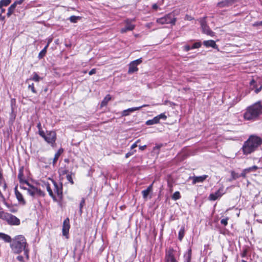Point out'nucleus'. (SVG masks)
Segmentation results:
<instances>
[{
  "label": "nucleus",
  "instance_id": "obj_63",
  "mask_svg": "<svg viewBox=\"0 0 262 262\" xmlns=\"http://www.w3.org/2000/svg\"><path fill=\"white\" fill-rule=\"evenodd\" d=\"M52 41V39H50L48 41V43L47 45H48V46H49L50 43Z\"/></svg>",
  "mask_w": 262,
  "mask_h": 262
},
{
  "label": "nucleus",
  "instance_id": "obj_23",
  "mask_svg": "<svg viewBox=\"0 0 262 262\" xmlns=\"http://www.w3.org/2000/svg\"><path fill=\"white\" fill-rule=\"evenodd\" d=\"M138 70L137 65L131 62L129 64V69L128 70V74H132Z\"/></svg>",
  "mask_w": 262,
  "mask_h": 262
},
{
  "label": "nucleus",
  "instance_id": "obj_10",
  "mask_svg": "<svg viewBox=\"0 0 262 262\" xmlns=\"http://www.w3.org/2000/svg\"><path fill=\"white\" fill-rule=\"evenodd\" d=\"M6 220L9 225H19L20 224V220L11 214L8 213L7 214Z\"/></svg>",
  "mask_w": 262,
  "mask_h": 262
},
{
  "label": "nucleus",
  "instance_id": "obj_34",
  "mask_svg": "<svg viewBox=\"0 0 262 262\" xmlns=\"http://www.w3.org/2000/svg\"><path fill=\"white\" fill-rule=\"evenodd\" d=\"M80 17L79 16H76L75 15H72L69 18V20L71 23H75L77 21L78 19H79Z\"/></svg>",
  "mask_w": 262,
  "mask_h": 262
},
{
  "label": "nucleus",
  "instance_id": "obj_58",
  "mask_svg": "<svg viewBox=\"0 0 262 262\" xmlns=\"http://www.w3.org/2000/svg\"><path fill=\"white\" fill-rule=\"evenodd\" d=\"M24 184H20V187L22 189H24L25 190H27V187H25L24 186Z\"/></svg>",
  "mask_w": 262,
  "mask_h": 262
},
{
  "label": "nucleus",
  "instance_id": "obj_45",
  "mask_svg": "<svg viewBox=\"0 0 262 262\" xmlns=\"http://www.w3.org/2000/svg\"><path fill=\"white\" fill-rule=\"evenodd\" d=\"M28 89H31L32 93H33L34 94L36 93V91L34 88L33 83H32L31 84H29L28 86Z\"/></svg>",
  "mask_w": 262,
  "mask_h": 262
},
{
  "label": "nucleus",
  "instance_id": "obj_15",
  "mask_svg": "<svg viewBox=\"0 0 262 262\" xmlns=\"http://www.w3.org/2000/svg\"><path fill=\"white\" fill-rule=\"evenodd\" d=\"M18 179L19 181L20 184H26L29 185V182L25 179L24 176V167H21L19 168Z\"/></svg>",
  "mask_w": 262,
  "mask_h": 262
},
{
  "label": "nucleus",
  "instance_id": "obj_38",
  "mask_svg": "<svg viewBox=\"0 0 262 262\" xmlns=\"http://www.w3.org/2000/svg\"><path fill=\"white\" fill-rule=\"evenodd\" d=\"M231 179L229 180L230 181H231L232 180H235L239 177V176L238 173L235 172L234 171H232L231 172Z\"/></svg>",
  "mask_w": 262,
  "mask_h": 262
},
{
  "label": "nucleus",
  "instance_id": "obj_39",
  "mask_svg": "<svg viewBox=\"0 0 262 262\" xmlns=\"http://www.w3.org/2000/svg\"><path fill=\"white\" fill-rule=\"evenodd\" d=\"M84 204H85V200L84 198H82L81 202L80 203V205H79V208H80L79 211L81 213L82 212V207H83Z\"/></svg>",
  "mask_w": 262,
  "mask_h": 262
},
{
  "label": "nucleus",
  "instance_id": "obj_49",
  "mask_svg": "<svg viewBox=\"0 0 262 262\" xmlns=\"http://www.w3.org/2000/svg\"><path fill=\"white\" fill-rule=\"evenodd\" d=\"M8 213H5L3 211H0V219H3V217L7 218V214Z\"/></svg>",
  "mask_w": 262,
  "mask_h": 262
},
{
  "label": "nucleus",
  "instance_id": "obj_17",
  "mask_svg": "<svg viewBox=\"0 0 262 262\" xmlns=\"http://www.w3.org/2000/svg\"><path fill=\"white\" fill-rule=\"evenodd\" d=\"M203 45L206 47H212L213 49H218V46L216 44L215 42L213 40H205L203 42Z\"/></svg>",
  "mask_w": 262,
  "mask_h": 262
},
{
  "label": "nucleus",
  "instance_id": "obj_3",
  "mask_svg": "<svg viewBox=\"0 0 262 262\" xmlns=\"http://www.w3.org/2000/svg\"><path fill=\"white\" fill-rule=\"evenodd\" d=\"M261 115H262V105L260 102H257L246 108L244 117L247 120L255 121Z\"/></svg>",
  "mask_w": 262,
  "mask_h": 262
},
{
  "label": "nucleus",
  "instance_id": "obj_21",
  "mask_svg": "<svg viewBox=\"0 0 262 262\" xmlns=\"http://www.w3.org/2000/svg\"><path fill=\"white\" fill-rule=\"evenodd\" d=\"M0 239L4 241L6 243H10L12 238L9 235L0 232Z\"/></svg>",
  "mask_w": 262,
  "mask_h": 262
},
{
  "label": "nucleus",
  "instance_id": "obj_61",
  "mask_svg": "<svg viewBox=\"0 0 262 262\" xmlns=\"http://www.w3.org/2000/svg\"><path fill=\"white\" fill-rule=\"evenodd\" d=\"M68 171L67 170H63L62 171V174H67L68 173Z\"/></svg>",
  "mask_w": 262,
  "mask_h": 262
},
{
  "label": "nucleus",
  "instance_id": "obj_6",
  "mask_svg": "<svg viewBox=\"0 0 262 262\" xmlns=\"http://www.w3.org/2000/svg\"><path fill=\"white\" fill-rule=\"evenodd\" d=\"M28 187L27 188L28 193L33 198L37 196H43L45 195V193L40 189L31 185L29 183V185H27Z\"/></svg>",
  "mask_w": 262,
  "mask_h": 262
},
{
  "label": "nucleus",
  "instance_id": "obj_18",
  "mask_svg": "<svg viewBox=\"0 0 262 262\" xmlns=\"http://www.w3.org/2000/svg\"><path fill=\"white\" fill-rule=\"evenodd\" d=\"M207 175H203L201 176L194 177L193 179V183L196 184L197 183H200L204 182L207 178Z\"/></svg>",
  "mask_w": 262,
  "mask_h": 262
},
{
  "label": "nucleus",
  "instance_id": "obj_31",
  "mask_svg": "<svg viewBox=\"0 0 262 262\" xmlns=\"http://www.w3.org/2000/svg\"><path fill=\"white\" fill-rule=\"evenodd\" d=\"M186 262H190L191 258V249H189L186 255L184 256Z\"/></svg>",
  "mask_w": 262,
  "mask_h": 262
},
{
  "label": "nucleus",
  "instance_id": "obj_51",
  "mask_svg": "<svg viewBox=\"0 0 262 262\" xmlns=\"http://www.w3.org/2000/svg\"><path fill=\"white\" fill-rule=\"evenodd\" d=\"M16 258H17V259L18 261H19L20 262H23L24 261V257L21 255L18 256Z\"/></svg>",
  "mask_w": 262,
  "mask_h": 262
},
{
  "label": "nucleus",
  "instance_id": "obj_13",
  "mask_svg": "<svg viewBox=\"0 0 262 262\" xmlns=\"http://www.w3.org/2000/svg\"><path fill=\"white\" fill-rule=\"evenodd\" d=\"M224 193V188L223 187H221L215 193H211L209 195V198L210 200L215 201L216 199H217L218 198L221 197L223 195Z\"/></svg>",
  "mask_w": 262,
  "mask_h": 262
},
{
  "label": "nucleus",
  "instance_id": "obj_5",
  "mask_svg": "<svg viewBox=\"0 0 262 262\" xmlns=\"http://www.w3.org/2000/svg\"><path fill=\"white\" fill-rule=\"evenodd\" d=\"M177 18L175 17L173 13H170L165 15L164 17L158 18L156 20L157 23L161 24H170L173 26L176 24Z\"/></svg>",
  "mask_w": 262,
  "mask_h": 262
},
{
  "label": "nucleus",
  "instance_id": "obj_59",
  "mask_svg": "<svg viewBox=\"0 0 262 262\" xmlns=\"http://www.w3.org/2000/svg\"><path fill=\"white\" fill-rule=\"evenodd\" d=\"M261 88H262V87L260 86L259 88L256 89L255 90V93H258V92H259L261 91Z\"/></svg>",
  "mask_w": 262,
  "mask_h": 262
},
{
  "label": "nucleus",
  "instance_id": "obj_26",
  "mask_svg": "<svg viewBox=\"0 0 262 262\" xmlns=\"http://www.w3.org/2000/svg\"><path fill=\"white\" fill-rule=\"evenodd\" d=\"M48 48V45H47L45 48L39 52L38 58L41 59L43 58L47 53V50Z\"/></svg>",
  "mask_w": 262,
  "mask_h": 262
},
{
  "label": "nucleus",
  "instance_id": "obj_2",
  "mask_svg": "<svg viewBox=\"0 0 262 262\" xmlns=\"http://www.w3.org/2000/svg\"><path fill=\"white\" fill-rule=\"evenodd\" d=\"M262 144V139L256 136L251 135L245 141L242 147L243 154L246 155L255 151Z\"/></svg>",
  "mask_w": 262,
  "mask_h": 262
},
{
  "label": "nucleus",
  "instance_id": "obj_29",
  "mask_svg": "<svg viewBox=\"0 0 262 262\" xmlns=\"http://www.w3.org/2000/svg\"><path fill=\"white\" fill-rule=\"evenodd\" d=\"M42 79V78L38 76V75L34 72L33 73L32 77L30 78L29 80H32L33 81H34L35 82H38L40 80Z\"/></svg>",
  "mask_w": 262,
  "mask_h": 262
},
{
  "label": "nucleus",
  "instance_id": "obj_19",
  "mask_svg": "<svg viewBox=\"0 0 262 262\" xmlns=\"http://www.w3.org/2000/svg\"><path fill=\"white\" fill-rule=\"evenodd\" d=\"M15 194L17 200L20 203L23 205L26 204V201L24 200L23 195L16 189V188L15 189Z\"/></svg>",
  "mask_w": 262,
  "mask_h": 262
},
{
  "label": "nucleus",
  "instance_id": "obj_9",
  "mask_svg": "<svg viewBox=\"0 0 262 262\" xmlns=\"http://www.w3.org/2000/svg\"><path fill=\"white\" fill-rule=\"evenodd\" d=\"M70 228V220L69 218H66L63 222L62 225V235L66 237L67 238H68L69 232Z\"/></svg>",
  "mask_w": 262,
  "mask_h": 262
},
{
  "label": "nucleus",
  "instance_id": "obj_35",
  "mask_svg": "<svg viewBox=\"0 0 262 262\" xmlns=\"http://www.w3.org/2000/svg\"><path fill=\"white\" fill-rule=\"evenodd\" d=\"M202 43L200 41L196 42L191 46V49H198L201 47Z\"/></svg>",
  "mask_w": 262,
  "mask_h": 262
},
{
  "label": "nucleus",
  "instance_id": "obj_54",
  "mask_svg": "<svg viewBox=\"0 0 262 262\" xmlns=\"http://www.w3.org/2000/svg\"><path fill=\"white\" fill-rule=\"evenodd\" d=\"M136 147H137V144L135 142L130 147V149L131 150H133V149H134L135 148H136Z\"/></svg>",
  "mask_w": 262,
  "mask_h": 262
},
{
  "label": "nucleus",
  "instance_id": "obj_64",
  "mask_svg": "<svg viewBox=\"0 0 262 262\" xmlns=\"http://www.w3.org/2000/svg\"><path fill=\"white\" fill-rule=\"evenodd\" d=\"M258 24H259V26H262V21H258Z\"/></svg>",
  "mask_w": 262,
  "mask_h": 262
},
{
  "label": "nucleus",
  "instance_id": "obj_16",
  "mask_svg": "<svg viewBox=\"0 0 262 262\" xmlns=\"http://www.w3.org/2000/svg\"><path fill=\"white\" fill-rule=\"evenodd\" d=\"M125 26L121 30L122 33H125L128 31H132L135 28V25L131 24L130 20L129 19L125 21Z\"/></svg>",
  "mask_w": 262,
  "mask_h": 262
},
{
  "label": "nucleus",
  "instance_id": "obj_41",
  "mask_svg": "<svg viewBox=\"0 0 262 262\" xmlns=\"http://www.w3.org/2000/svg\"><path fill=\"white\" fill-rule=\"evenodd\" d=\"M136 152V150H131V151L128 152L127 153H126L125 154V157L126 158H128L130 156L133 155Z\"/></svg>",
  "mask_w": 262,
  "mask_h": 262
},
{
  "label": "nucleus",
  "instance_id": "obj_46",
  "mask_svg": "<svg viewBox=\"0 0 262 262\" xmlns=\"http://www.w3.org/2000/svg\"><path fill=\"white\" fill-rule=\"evenodd\" d=\"M247 252H248V250L247 248H245L244 249H243L242 253H241V256L242 257H245L246 256L247 254Z\"/></svg>",
  "mask_w": 262,
  "mask_h": 262
},
{
  "label": "nucleus",
  "instance_id": "obj_30",
  "mask_svg": "<svg viewBox=\"0 0 262 262\" xmlns=\"http://www.w3.org/2000/svg\"><path fill=\"white\" fill-rule=\"evenodd\" d=\"M11 2V0H1L0 1V8H2V7H7L8 6Z\"/></svg>",
  "mask_w": 262,
  "mask_h": 262
},
{
  "label": "nucleus",
  "instance_id": "obj_37",
  "mask_svg": "<svg viewBox=\"0 0 262 262\" xmlns=\"http://www.w3.org/2000/svg\"><path fill=\"white\" fill-rule=\"evenodd\" d=\"M258 168V167L257 166L254 165L252 167H250L247 168H246V171H248V172H250L251 171H255Z\"/></svg>",
  "mask_w": 262,
  "mask_h": 262
},
{
  "label": "nucleus",
  "instance_id": "obj_28",
  "mask_svg": "<svg viewBox=\"0 0 262 262\" xmlns=\"http://www.w3.org/2000/svg\"><path fill=\"white\" fill-rule=\"evenodd\" d=\"M46 188H47V191L48 192L50 196L52 198V199L54 200H56V196L53 193V192L52 191V189L51 188L50 186V185L49 184H48L47 185H46Z\"/></svg>",
  "mask_w": 262,
  "mask_h": 262
},
{
  "label": "nucleus",
  "instance_id": "obj_1",
  "mask_svg": "<svg viewBox=\"0 0 262 262\" xmlns=\"http://www.w3.org/2000/svg\"><path fill=\"white\" fill-rule=\"evenodd\" d=\"M10 246L13 253L20 254L24 251V255L27 259L29 258V249L28 248L26 239L24 236L21 235L16 236L11 239Z\"/></svg>",
  "mask_w": 262,
  "mask_h": 262
},
{
  "label": "nucleus",
  "instance_id": "obj_27",
  "mask_svg": "<svg viewBox=\"0 0 262 262\" xmlns=\"http://www.w3.org/2000/svg\"><path fill=\"white\" fill-rule=\"evenodd\" d=\"M159 122L158 121V118H156V117H155L154 118L150 120H147L145 124L147 125H151L155 124L158 123Z\"/></svg>",
  "mask_w": 262,
  "mask_h": 262
},
{
  "label": "nucleus",
  "instance_id": "obj_62",
  "mask_svg": "<svg viewBox=\"0 0 262 262\" xmlns=\"http://www.w3.org/2000/svg\"><path fill=\"white\" fill-rule=\"evenodd\" d=\"M259 26V24H258V21H256L253 24V26Z\"/></svg>",
  "mask_w": 262,
  "mask_h": 262
},
{
  "label": "nucleus",
  "instance_id": "obj_53",
  "mask_svg": "<svg viewBox=\"0 0 262 262\" xmlns=\"http://www.w3.org/2000/svg\"><path fill=\"white\" fill-rule=\"evenodd\" d=\"M23 9V8L20 7H16L15 9V12L20 13L21 10Z\"/></svg>",
  "mask_w": 262,
  "mask_h": 262
},
{
  "label": "nucleus",
  "instance_id": "obj_44",
  "mask_svg": "<svg viewBox=\"0 0 262 262\" xmlns=\"http://www.w3.org/2000/svg\"><path fill=\"white\" fill-rule=\"evenodd\" d=\"M132 62L134 63V64H135L136 65L138 66L139 64H140V63H142V58H139L138 59H136L134 61H132Z\"/></svg>",
  "mask_w": 262,
  "mask_h": 262
},
{
  "label": "nucleus",
  "instance_id": "obj_36",
  "mask_svg": "<svg viewBox=\"0 0 262 262\" xmlns=\"http://www.w3.org/2000/svg\"><path fill=\"white\" fill-rule=\"evenodd\" d=\"M157 118H158V121L159 122L160 119H163L165 120L167 118V116L165 115L164 113H162L157 116H156Z\"/></svg>",
  "mask_w": 262,
  "mask_h": 262
},
{
  "label": "nucleus",
  "instance_id": "obj_43",
  "mask_svg": "<svg viewBox=\"0 0 262 262\" xmlns=\"http://www.w3.org/2000/svg\"><path fill=\"white\" fill-rule=\"evenodd\" d=\"M229 220V217H226L225 219H223L221 221V224L223 225L224 226H226L228 224V221Z\"/></svg>",
  "mask_w": 262,
  "mask_h": 262
},
{
  "label": "nucleus",
  "instance_id": "obj_32",
  "mask_svg": "<svg viewBox=\"0 0 262 262\" xmlns=\"http://www.w3.org/2000/svg\"><path fill=\"white\" fill-rule=\"evenodd\" d=\"M185 234L184 227H182L179 232L178 238L180 241H182Z\"/></svg>",
  "mask_w": 262,
  "mask_h": 262
},
{
  "label": "nucleus",
  "instance_id": "obj_60",
  "mask_svg": "<svg viewBox=\"0 0 262 262\" xmlns=\"http://www.w3.org/2000/svg\"><path fill=\"white\" fill-rule=\"evenodd\" d=\"M255 83V81L253 79H252L250 81V84L251 86H252V85H254Z\"/></svg>",
  "mask_w": 262,
  "mask_h": 262
},
{
  "label": "nucleus",
  "instance_id": "obj_12",
  "mask_svg": "<svg viewBox=\"0 0 262 262\" xmlns=\"http://www.w3.org/2000/svg\"><path fill=\"white\" fill-rule=\"evenodd\" d=\"M237 0H224L219 2L217 4V6L221 8L228 7L231 6Z\"/></svg>",
  "mask_w": 262,
  "mask_h": 262
},
{
  "label": "nucleus",
  "instance_id": "obj_40",
  "mask_svg": "<svg viewBox=\"0 0 262 262\" xmlns=\"http://www.w3.org/2000/svg\"><path fill=\"white\" fill-rule=\"evenodd\" d=\"M183 50L185 52H188L191 50V46L188 43H186L183 47Z\"/></svg>",
  "mask_w": 262,
  "mask_h": 262
},
{
  "label": "nucleus",
  "instance_id": "obj_56",
  "mask_svg": "<svg viewBox=\"0 0 262 262\" xmlns=\"http://www.w3.org/2000/svg\"><path fill=\"white\" fill-rule=\"evenodd\" d=\"M146 145H143V146H139V149L141 150H144L146 148Z\"/></svg>",
  "mask_w": 262,
  "mask_h": 262
},
{
  "label": "nucleus",
  "instance_id": "obj_50",
  "mask_svg": "<svg viewBox=\"0 0 262 262\" xmlns=\"http://www.w3.org/2000/svg\"><path fill=\"white\" fill-rule=\"evenodd\" d=\"M96 73V69H92L89 73V74L90 75H92Z\"/></svg>",
  "mask_w": 262,
  "mask_h": 262
},
{
  "label": "nucleus",
  "instance_id": "obj_11",
  "mask_svg": "<svg viewBox=\"0 0 262 262\" xmlns=\"http://www.w3.org/2000/svg\"><path fill=\"white\" fill-rule=\"evenodd\" d=\"M54 185V191L58 197L62 198V185L61 183L58 184L55 181H52Z\"/></svg>",
  "mask_w": 262,
  "mask_h": 262
},
{
  "label": "nucleus",
  "instance_id": "obj_7",
  "mask_svg": "<svg viewBox=\"0 0 262 262\" xmlns=\"http://www.w3.org/2000/svg\"><path fill=\"white\" fill-rule=\"evenodd\" d=\"M176 253V251L173 250V248H170L166 250L165 256V262H178L175 257Z\"/></svg>",
  "mask_w": 262,
  "mask_h": 262
},
{
  "label": "nucleus",
  "instance_id": "obj_24",
  "mask_svg": "<svg viewBox=\"0 0 262 262\" xmlns=\"http://www.w3.org/2000/svg\"><path fill=\"white\" fill-rule=\"evenodd\" d=\"M152 184L150 185L146 189L142 191V194L144 199H146L149 193L151 191Z\"/></svg>",
  "mask_w": 262,
  "mask_h": 262
},
{
  "label": "nucleus",
  "instance_id": "obj_48",
  "mask_svg": "<svg viewBox=\"0 0 262 262\" xmlns=\"http://www.w3.org/2000/svg\"><path fill=\"white\" fill-rule=\"evenodd\" d=\"M37 128L38 129V134L40 135V132H44L41 129V124L40 122H39V123H37Z\"/></svg>",
  "mask_w": 262,
  "mask_h": 262
},
{
  "label": "nucleus",
  "instance_id": "obj_8",
  "mask_svg": "<svg viewBox=\"0 0 262 262\" xmlns=\"http://www.w3.org/2000/svg\"><path fill=\"white\" fill-rule=\"evenodd\" d=\"M200 24L201 26V28L203 30V32L208 35H210L211 36H214V33L212 31L209 27L207 26L206 24V21L205 20V19L202 18L200 20Z\"/></svg>",
  "mask_w": 262,
  "mask_h": 262
},
{
  "label": "nucleus",
  "instance_id": "obj_20",
  "mask_svg": "<svg viewBox=\"0 0 262 262\" xmlns=\"http://www.w3.org/2000/svg\"><path fill=\"white\" fill-rule=\"evenodd\" d=\"M16 6L13 3L8 8L7 16L10 17L12 14H15Z\"/></svg>",
  "mask_w": 262,
  "mask_h": 262
},
{
  "label": "nucleus",
  "instance_id": "obj_4",
  "mask_svg": "<svg viewBox=\"0 0 262 262\" xmlns=\"http://www.w3.org/2000/svg\"><path fill=\"white\" fill-rule=\"evenodd\" d=\"M40 136L50 144L52 147H55L56 145V134L53 130H47L45 133L44 132H40Z\"/></svg>",
  "mask_w": 262,
  "mask_h": 262
},
{
  "label": "nucleus",
  "instance_id": "obj_22",
  "mask_svg": "<svg viewBox=\"0 0 262 262\" xmlns=\"http://www.w3.org/2000/svg\"><path fill=\"white\" fill-rule=\"evenodd\" d=\"M63 152V149L62 148H60L58 149V151L55 154L54 159H53V165H55L56 163H57V161L60 157V156L62 154V153Z\"/></svg>",
  "mask_w": 262,
  "mask_h": 262
},
{
  "label": "nucleus",
  "instance_id": "obj_47",
  "mask_svg": "<svg viewBox=\"0 0 262 262\" xmlns=\"http://www.w3.org/2000/svg\"><path fill=\"white\" fill-rule=\"evenodd\" d=\"M247 173H249L248 171H246V169H244L242 172L241 173L239 176V177H242L243 178H246V174Z\"/></svg>",
  "mask_w": 262,
  "mask_h": 262
},
{
  "label": "nucleus",
  "instance_id": "obj_25",
  "mask_svg": "<svg viewBox=\"0 0 262 262\" xmlns=\"http://www.w3.org/2000/svg\"><path fill=\"white\" fill-rule=\"evenodd\" d=\"M111 99H112L111 96L109 94L107 95L104 97V98L103 99L102 101L101 102V106L103 107V106H106L107 105V103L108 102V101H110L111 100Z\"/></svg>",
  "mask_w": 262,
  "mask_h": 262
},
{
  "label": "nucleus",
  "instance_id": "obj_14",
  "mask_svg": "<svg viewBox=\"0 0 262 262\" xmlns=\"http://www.w3.org/2000/svg\"><path fill=\"white\" fill-rule=\"evenodd\" d=\"M147 106V105L144 104L139 107H132L128 108L127 110H125L122 112V116H127L129 115L130 113L134 112V111L140 110L141 108Z\"/></svg>",
  "mask_w": 262,
  "mask_h": 262
},
{
  "label": "nucleus",
  "instance_id": "obj_33",
  "mask_svg": "<svg viewBox=\"0 0 262 262\" xmlns=\"http://www.w3.org/2000/svg\"><path fill=\"white\" fill-rule=\"evenodd\" d=\"M172 199L176 201L181 198V194L179 191H176L171 197Z\"/></svg>",
  "mask_w": 262,
  "mask_h": 262
},
{
  "label": "nucleus",
  "instance_id": "obj_42",
  "mask_svg": "<svg viewBox=\"0 0 262 262\" xmlns=\"http://www.w3.org/2000/svg\"><path fill=\"white\" fill-rule=\"evenodd\" d=\"M67 180L71 183V184H74V181L73 180V179H72V173L71 174H67Z\"/></svg>",
  "mask_w": 262,
  "mask_h": 262
},
{
  "label": "nucleus",
  "instance_id": "obj_55",
  "mask_svg": "<svg viewBox=\"0 0 262 262\" xmlns=\"http://www.w3.org/2000/svg\"><path fill=\"white\" fill-rule=\"evenodd\" d=\"M5 16H3L1 13H0V20L2 21H5Z\"/></svg>",
  "mask_w": 262,
  "mask_h": 262
},
{
  "label": "nucleus",
  "instance_id": "obj_57",
  "mask_svg": "<svg viewBox=\"0 0 262 262\" xmlns=\"http://www.w3.org/2000/svg\"><path fill=\"white\" fill-rule=\"evenodd\" d=\"M0 10H1L0 13H1V14H2V13H3L5 12V9L3 8V7H2V8H0Z\"/></svg>",
  "mask_w": 262,
  "mask_h": 262
},
{
  "label": "nucleus",
  "instance_id": "obj_52",
  "mask_svg": "<svg viewBox=\"0 0 262 262\" xmlns=\"http://www.w3.org/2000/svg\"><path fill=\"white\" fill-rule=\"evenodd\" d=\"M152 8L155 10H157L158 9V6L157 4H154L152 5Z\"/></svg>",
  "mask_w": 262,
  "mask_h": 262
}]
</instances>
